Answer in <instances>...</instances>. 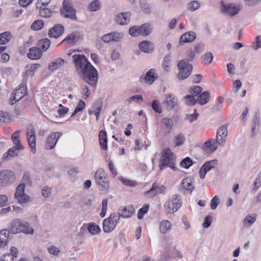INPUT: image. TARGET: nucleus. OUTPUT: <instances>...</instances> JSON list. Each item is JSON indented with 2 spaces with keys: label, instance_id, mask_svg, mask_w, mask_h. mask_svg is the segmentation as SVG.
<instances>
[{
  "label": "nucleus",
  "instance_id": "f257e3e1",
  "mask_svg": "<svg viewBox=\"0 0 261 261\" xmlns=\"http://www.w3.org/2000/svg\"><path fill=\"white\" fill-rule=\"evenodd\" d=\"M75 68L81 77L90 86L95 88L98 82V72L84 55H74Z\"/></svg>",
  "mask_w": 261,
  "mask_h": 261
},
{
  "label": "nucleus",
  "instance_id": "f03ea898",
  "mask_svg": "<svg viewBox=\"0 0 261 261\" xmlns=\"http://www.w3.org/2000/svg\"><path fill=\"white\" fill-rule=\"evenodd\" d=\"M175 155L172 153L170 149L166 148L163 151L161 158V170H164L166 167H169L171 169L175 170L176 168L175 165Z\"/></svg>",
  "mask_w": 261,
  "mask_h": 261
},
{
  "label": "nucleus",
  "instance_id": "7ed1b4c3",
  "mask_svg": "<svg viewBox=\"0 0 261 261\" xmlns=\"http://www.w3.org/2000/svg\"><path fill=\"white\" fill-rule=\"evenodd\" d=\"M119 220V216L118 214L113 213L110 216L105 219L103 221L102 229L105 232L109 233L115 228L117 222Z\"/></svg>",
  "mask_w": 261,
  "mask_h": 261
},
{
  "label": "nucleus",
  "instance_id": "20e7f679",
  "mask_svg": "<svg viewBox=\"0 0 261 261\" xmlns=\"http://www.w3.org/2000/svg\"><path fill=\"white\" fill-rule=\"evenodd\" d=\"M94 178L96 183L104 190H108L110 188V182L105 171L102 169H98L95 172Z\"/></svg>",
  "mask_w": 261,
  "mask_h": 261
},
{
  "label": "nucleus",
  "instance_id": "39448f33",
  "mask_svg": "<svg viewBox=\"0 0 261 261\" xmlns=\"http://www.w3.org/2000/svg\"><path fill=\"white\" fill-rule=\"evenodd\" d=\"M179 69L178 78L180 80L187 79L191 73L193 67L191 64L188 63L186 60H181L177 63Z\"/></svg>",
  "mask_w": 261,
  "mask_h": 261
},
{
  "label": "nucleus",
  "instance_id": "423d86ee",
  "mask_svg": "<svg viewBox=\"0 0 261 261\" xmlns=\"http://www.w3.org/2000/svg\"><path fill=\"white\" fill-rule=\"evenodd\" d=\"M25 188V186L24 184H19L17 187L14 194L15 199L21 205L28 203L30 200V196L24 193Z\"/></svg>",
  "mask_w": 261,
  "mask_h": 261
},
{
  "label": "nucleus",
  "instance_id": "0eeeda50",
  "mask_svg": "<svg viewBox=\"0 0 261 261\" xmlns=\"http://www.w3.org/2000/svg\"><path fill=\"white\" fill-rule=\"evenodd\" d=\"M228 136V126L223 125L219 126L217 129L215 141L220 147L225 146Z\"/></svg>",
  "mask_w": 261,
  "mask_h": 261
},
{
  "label": "nucleus",
  "instance_id": "6e6552de",
  "mask_svg": "<svg viewBox=\"0 0 261 261\" xmlns=\"http://www.w3.org/2000/svg\"><path fill=\"white\" fill-rule=\"evenodd\" d=\"M221 11L223 13L230 16L237 15L241 10L240 5L234 3H221Z\"/></svg>",
  "mask_w": 261,
  "mask_h": 261
},
{
  "label": "nucleus",
  "instance_id": "1a4fd4ad",
  "mask_svg": "<svg viewBox=\"0 0 261 261\" xmlns=\"http://www.w3.org/2000/svg\"><path fill=\"white\" fill-rule=\"evenodd\" d=\"M61 14L64 17L69 18L72 20L76 19L75 10L73 8V5L72 2L69 1H63Z\"/></svg>",
  "mask_w": 261,
  "mask_h": 261
},
{
  "label": "nucleus",
  "instance_id": "9d476101",
  "mask_svg": "<svg viewBox=\"0 0 261 261\" xmlns=\"http://www.w3.org/2000/svg\"><path fill=\"white\" fill-rule=\"evenodd\" d=\"M167 210L169 214L176 212L181 205V198L179 195H173L167 202Z\"/></svg>",
  "mask_w": 261,
  "mask_h": 261
},
{
  "label": "nucleus",
  "instance_id": "9b49d317",
  "mask_svg": "<svg viewBox=\"0 0 261 261\" xmlns=\"http://www.w3.org/2000/svg\"><path fill=\"white\" fill-rule=\"evenodd\" d=\"M27 137L31 152L35 154L36 152V137L34 127L31 124L27 128Z\"/></svg>",
  "mask_w": 261,
  "mask_h": 261
},
{
  "label": "nucleus",
  "instance_id": "f8f14e48",
  "mask_svg": "<svg viewBox=\"0 0 261 261\" xmlns=\"http://www.w3.org/2000/svg\"><path fill=\"white\" fill-rule=\"evenodd\" d=\"M27 94V86L25 84H22L19 85L10 97V103L13 105L17 101L22 99Z\"/></svg>",
  "mask_w": 261,
  "mask_h": 261
},
{
  "label": "nucleus",
  "instance_id": "ddd939ff",
  "mask_svg": "<svg viewBox=\"0 0 261 261\" xmlns=\"http://www.w3.org/2000/svg\"><path fill=\"white\" fill-rule=\"evenodd\" d=\"M15 179V174L12 171L3 170L0 171V182L3 186L12 184Z\"/></svg>",
  "mask_w": 261,
  "mask_h": 261
},
{
  "label": "nucleus",
  "instance_id": "4468645a",
  "mask_svg": "<svg viewBox=\"0 0 261 261\" xmlns=\"http://www.w3.org/2000/svg\"><path fill=\"white\" fill-rule=\"evenodd\" d=\"M166 190V188L164 186L153 183L151 188L145 192V195L148 198L153 197L158 194L165 193Z\"/></svg>",
  "mask_w": 261,
  "mask_h": 261
},
{
  "label": "nucleus",
  "instance_id": "2eb2a0df",
  "mask_svg": "<svg viewBox=\"0 0 261 261\" xmlns=\"http://www.w3.org/2000/svg\"><path fill=\"white\" fill-rule=\"evenodd\" d=\"M217 160H212L205 162L201 167L199 170V175L201 179L204 178L206 174L211 170L215 168L217 165Z\"/></svg>",
  "mask_w": 261,
  "mask_h": 261
},
{
  "label": "nucleus",
  "instance_id": "dca6fc26",
  "mask_svg": "<svg viewBox=\"0 0 261 261\" xmlns=\"http://www.w3.org/2000/svg\"><path fill=\"white\" fill-rule=\"evenodd\" d=\"M63 134L61 132H56L51 133L47 137L45 143V148L47 149H51L54 148L57 142L60 137L62 136Z\"/></svg>",
  "mask_w": 261,
  "mask_h": 261
},
{
  "label": "nucleus",
  "instance_id": "f3484780",
  "mask_svg": "<svg viewBox=\"0 0 261 261\" xmlns=\"http://www.w3.org/2000/svg\"><path fill=\"white\" fill-rule=\"evenodd\" d=\"M66 61L61 58L55 59L49 63L48 66V69L50 72H54L61 69L65 64Z\"/></svg>",
  "mask_w": 261,
  "mask_h": 261
},
{
  "label": "nucleus",
  "instance_id": "a211bd4d",
  "mask_svg": "<svg viewBox=\"0 0 261 261\" xmlns=\"http://www.w3.org/2000/svg\"><path fill=\"white\" fill-rule=\"evenodd\" d=\"M115 21L118 24L123 25L127 24L130 20V14L129 12L118 13L115 16Z\"/></svg>",
  "mask_w": 261,
  "mask_h": 261
},
{
  "label": "nucleus",
  "instance_id": "6ab92c4d",
  "mask_svg": "<svg viewBox=\"0 0 261 261\" xmlns=\"http://www.w3.org/2000/svg\"><path fill=\"white\" fill-rule=\"evenodd\" d=\"M181 187L187 193H191L195 189L194 179L191 177L183 179L181 183Z\"/></svg>",
  "mask_w": 261,
  "mask_h": 261
},
{
  "label": "nucleus",
  "instance_id": "aec40b11",
  "mask_svg": "<svg viewBox=\"0 0 261 261\" xmlns=\"http://www.w3.org/2000/svg\"><path fill=\"white\" fill-rule=\"evenodd\" d=\"M218 146L219 145L215 140L210 139L204 143L202 149L205 152L211 153L216 150Z\"/></svg>",
  "mask_w": 261,
  "mask_h": 261
},
{
  "label": "nucleus",
  "instance_id": "412c9836",
  "mask_svg": "<svg viewBox=\"0 0 261 261\" xmlns=\"http://www.w3.org/2000/svg\"><path fill=\"white\" fill-rule=\"evenodd\" d=\"M177 98L175 95L168 93L165 95V99L163 103L168 109H172L177 105Z\"/></svg>",
  "mask_w": 261,
  "mask_h": 261
},
{
  "label": "nucleus",
  "instance_id": "4be33fe9",
  "mask_svg": "<svg viewBox=\"0 0 261 261\" xmlns=\"http://www.w3.org/2000/svg\"><path fill=\"white\" fill-rule=\"evenodd\" d=\"M21 221H22L20 219L18 218L12 220L8 229L9 232L12 234L19 233Z\"/></svg>",
  "mask_w": 261,
  "mask_h": 261
},
{
  "label": "nucleus",
  "instance_id": "5701e85b",
  "mask_svg": "<svg viewBox=\"0 0 261 261\" xmlns=\"http://www.w3.org/2000/svg\"><path fill=\"white\" fill-rule=\"evenodd\" d=\"M64 27L60 24H56L48 32V35L50 37L57 38L64 32Z\"/></svg>",
  "mask_w": 261,
  "mask_h": 261
},
{
  "label": "nucleus",
  "instance_id": "b1692460",
  "mask_svg": "<svg viewBox=\"0 0 261 261\" xmlns=\"http://www.w3.org/2000/svg\"><path fill=\"white\" fill-rule=\"evenodd\" d=\"M196 38V34L192 31H189L182 34L179 39L180 45H183L184 43L191 42L193 41Z\"/></svg>",
  "mask_w": 261,
  "mask_h": 261
},
{
  "label": "nucleus",
  "instance_id": "393cba45",
  "mask_svg": "<svg viewBox=\"0 0 261 261\" xmlns=\"http://www.w3.org/2000/svg\"><path fill=\"white\" fill-rule=\"evenodd\" d=\"M157 75L154 69H150L145 74L144 77H140V81L144 80L145 83L148 85H151L156 79Z\"/></svg>",
  "mask_w": 261,
  "mask_h": 261
},
{
  "label": "nucleus",
  "instance_id": "a878e982",
  "mask_svg": "<svg viewBox=\"0 0 261 261\" xmlns=\"http://www.w3.org/2000/svg\"><path fill=\"white\" fill-rule=\"evenodd\" d=\"M41 67V65L38 63L29 64L26 66L24 73V79H28L29 77H33L37 69Z\"/></svg>",
  "mask_w": 261,
  "mask_h": 261
},
{
  "label": "nucleus",
  "instance_id": "bb28decb",
  "mask_svg": "<svg viewBox=\"0 0 261 261\" xmlns=\"http://www.w3.org/2000/svg\"><path fill=\"white\" fill-rule=\"evenodd\" d=\"M172 225L168 220H163L159 224V230L161 233L165 234L171 230Z\"/></svg>",
  "mask_w": 261,
  "mask_h": 261
},
{
  "label": "nucleus",
  "instance_id": "cd10ccee",
  "mask_svg": "<svg viewBox=\"0 0 261 261\" xmlns=\"http://www.w3.org/2000/svg\"><path fill=\"white\" fill-rule=\"evenodd\" d=\"M140 49L146 53H151L154 50V44L149 41L144 40L139 44Z\"/></svg>",
  "mask_w": 261,
  "mask_h": 261
},
{
  "label": "nucleus",
  "instance_id": "c85d7f7f",
  "mask_svg": "<svg viewBox=\"0 0 261 261\" xmlns=\"http://www.w3.org/2000/svg\"><path fill=\"white\" fill-rule=\"evenodd\" d=\"M9 236L8 229H3L0 230V248H4L7 245Z\"/></svg>",
  "mask_w": 261,
  "mask_h": 261
},
{
  "label": "nucleus",
  "instance_id": "c756f323",
  "mask_svg": "<svg viewBox=\"0 0 261 261\" xmlns=\"http://www.w3.org/2000/svg\"><path fill=\"white\" fill-rule=\"evenodd\" d=\"M135 212V209L132 205H128L122 207L120 212L118 214L119 218L122 217L124 218H127L132 216Z\"/></svg>",
  "mask_w": 261,
  "mask_h": 261
},
{
  "label": "nucleus",
  "instance_id": "7c9ffc66",
  "mask_svg": "<svg viewBox=\"0 0 261 261\" xmlns=\"http://www.w3.org/2000/svg\"><path fill=\"white\" fill-rule=\"evenodd\" d=\"M99 142L101 148L103 150L108 149V139L107 133L104 130H101L99 133Z\"/></svg>",
  "mask_w": 261,
  "mask_h": 261
},
{
  "label": "nucleus",
  "instance_id": "2f4dec72",
  "mask_svg": "<svg viewBox=\"0 0 261 261\" xmlns=\"http://www.w3.org/2000/svg\"><path fill=\"white\" fill-rule=\"evenodd\" d=\"M28 54V57L31 60H38L41 58L42 53L38 47H31Z\"/></svg>",
  "mask_w": 261,
  "mask_h": 261
},
{
  "label": "nucleus",
  "instance_id": "473e14b6",
  "mask_svg": "<svg viewBox=\"0 0 261 261\" xmlns=\"http://www.w3.org/2000/svg\"><path fill=\"white\" fill-rule=\"evenodd\" d=\"M20 233L33 235L34 233V230L30 223L27 222L22 221L20 227Z\"/></svg>",
  "mask_w": 261,
  "mask_h": 261
},
{
  "label": "nucleus",
  "instance_id": "72a5a7b5",
  "mask_svg": "<svg viewBox=\"0 0 261 261\" xmlns=\"http://www.w3.org/2000/svg\"><path fill=\"white\" fill-rule=\"evenodd\" d=\"M256 218L257 216L255 214L247 215L243 221V226L246 228L251 227L255 222Z\"/></svg>",
  "mask_w": 261,
  "mask_h": 261
},
{
  "label": "nucleus",
  "instance_id": "f704fd0d",
  "mask_svg": "<svg viewBox=\"0 0 261 261\" xmlns=\"http://www.w3.org/2000/svg\"><path fill=\"white\" fill-rule=\"evenodd\" d=\"M24 148H19L17 146L14 145L12 148L8 150L7 153L4 156V158L9 160L11 158H14L18 155V152L20 150H23Z\"/></svg>",
  "mask_w": 261,
  "mask_h": 261
},
{
  "label": "nucleus",
  "instance_id": "c9c22d12",
  "mask_svg": "<svg viewBox=\"0 0 261 261\" xmlns=\"http://www.w3.org/2000/svg\"><path fill=\"white\" fill-rule=\"evenodd\" d=\"M79 38L77 33H73L68 34L65 38L63 40V43H67L69 45H73L77 42Z\"/></svg>",
  "mask_w": 261,
  "mask_h": 261
},
{
  "label": "nucleus",
  "instance_id": "e433bc0d",
  "mask_svg": "<svg viewBox=\"0 0 261 261\" xmlns=\"http://www.w3.org/2000/svg\"><path fill=\"white\" fill-rule=\"evenodd\" d=\"M161 124L163 129H165L168 134L171 132L173 125L171 119L168 117L164 118L162 120Z\"/></svg>",
  "mask_w": 261,
  "mask_h": 261
},
{
  "label": "nucleus",
  "instance_id": "4c0bfd02",
  "mask_svg": "<svg viewBox=\"0 0 261 261\" xmlns=\"http://www.w3.org/2000/svg\"><path fill=\"white\" fill-rule=\"evenodd\" d=\"M210 94L207 91L201 93L197 98V102L201 105L207 103L210 100Z\"/></svg>",
  "mask_w": 261,
  "mask_h": 261
},
{
  "label": "nucleus",
  "instance_id": "58836bf2",
  "mask_svg": "<svg viewBox=\"0 0 261 261\" xmlns=\"http://www.w3.org/2000/svg\"><path fill=\"white\" fill-rule=\"evenodd\" d=\"M20 130H17L12 135V140L15 146H17L19 148H24L20 140Z\"/></svg>",
  "mask_w": 261,
  "mask_h": 261
},
{
  "label": "nucleus",
  "instance_id": "ea45409f",
  "mask_svg": "<svg viewBox=\"0 0 261 261\" xmlns=\"http://www.w3.org/2000/svg\"><path fill=\"white\" fill-rule=\"evenodd\" d=\"M144 100L143 96L141 94L132 96L127 99L126 101L129 105L140 103Z\"/></svg>",
  "mask_w": 261,
  "mask_h": 261
},
{
  "label": "nucleus",
  "instance_id": "a19ab883",
  "mask_svg": "<svg viewBox=\"0 0 261 261\" xmlns=\"http://www.w3.org/2000/svg\"><path fill=\"white\" fill-rule=\"evenodd\" d=\"M142 36H148L152 31L153 28L151 24L148 23H145L140 25Z\"/></svg>",
  "mask_w": 261,
  "mask_h": 261
},
{
  "label": "nucleus",
  "instance_id": "79ce46f5",
  "mask_svg": "<svg viewBox=\"0 0 261 261\" xmlns=\"http://www.w3.org/2000/svg\"><path fill=\"white\" fill-rule=\"evenodd\" d=\"M87 229L89 232L92 235L98 234L101 231L100 227L94 223L89 224Z\"/></svg>",
  "mask_w": 261,
  "mask_h": 261
},
{
  "label": "nucleus",
  "instance_id": "37998d69",
  "mask_svg": "<svg viewBox=\"0 0 261 261\" xmlns=\"http://www.w3.org/2000/svg\"><path fill=\"white\" fill-rule=\"evenodd\" d=\"M11 33L10 32H5L0 34V44H6L11 40Z\"/></svg>",
  "mask_w": 261,
  "mask_h": 261
},
{
  "label": "nucleus",
  "instance_id": "c03bdc74",
  "mask_svg": "<svg viewBox=\"0 0 261 261\" xmlns=\"http://www.w3.org/2000/svg\"><path fill=\"white\" fill-rule=\"evenodd\" d=\"M119 179L125 186L129 187H135L138 185V182L136 180H130L128 178L120 176Z\"/></svg>",
  "mask_w": 261,
  "mask_h": 261
},
{
  "label": "nucleus",
  "instance_id": "a18cd8bd",
  "mask_svg": "<svg viewBox=\"0 0 261 261\" xmlns=\"http://www.w3.org/2000/svg\"><path fill=\"white\" fill-rule=\"evenodd\" d=\"M129 34L133 37L142 36L140 26L134 25L129 29Z\"/></svg>",
  "mask_w": 261,
  "mask_h": 261
},
{
  "label": "nucleus",
  "instance_id": "49530a36",
  "mask_svg": "<svg viewBox=\"0 0 261 261\" xmlns=\"http://www.w3.org/2000/svg\"><path fill=\"white\" fill-rule=\"evenodd\" d=\"M38 45L43 51H45L50 46V41L48 39L44 38L39 41Z\"/></svg>",
  "mask_w": 261,
  "mask_h": 261
},
{
  "label": "nucleus",
  "instance_id": "de8ad7c7",
  "mask_svg": "<svg viewBox=\"0 0 261 261\" xmlns=\"http://www.w3.org/2000/svg\"><path fill=\"white\" fill-rule=\"evenodd\" d=\"M186 140L185 136L181 134H178L175 136L174 143L176 146L182 145Z\"/></svg>",
  "mask_w": 261,
  "mask_h": 261
},
{
  "label": "nucleus",
  "instance_id": "09e8293b",
  "mask_svg": "<svg viewBox=\"0 0 261 261\" xmlns=\"http://www.w3.org/2000/svg\"><path fill=\"white\" fill-rule=\"evenodd\" d=\"M112 41L120 42L123 38L124 34L122 32H112L111 33Z\"/></svg>",
  "mask_w": 261,
  "mask_h": 261
},
{
  "label": "nucleus",
  "instance_id": "8fccbe9b",
  "mask_svg": "<svg viewBox=\"0 0 261 261\" xmlns=\"http://www.w3.org/2000/svg\"><path fill=\"white\" fill-rule=\"evenodd\" d=\"M39 10V15L42 17H50L52 15V12L48 8H38Z\"/></svg>",
  "mask_w": 261,
  "mask_h": 261
},
{
  "label": "nucleus",
  "instance_id": "3c124183",
  "mask_svg": "<svg viewBox=\"0 0 261 261\" xmlns=\"http://www.w3.org/2000/svg\"><path fill=\"white\" fill-rule=\"evenodd\" d=\"M251 48L254 50H257L261 48V36L258 35L256 37L254 41L251 45Z\"/></svg>",
  "mask_w": 261,
  "mask_h": 261
},
{
  "label": "nucleus",
  "instance_id": "603ef678",
  "mask_svg": "<svg viewBox=\"0 0 261 261\" xmlns=\"http://www.w3.org/2000/svg\"><path fill=\"white\" fill-rule=\"evenodd\" d=\"M100 4L98 0L92 1L89 6V10L92 12L98 10L100 8Z\"/></svg>",
  "mask_w": 261,
  "mask_h": 261
},
{
  "label": "nucleus",
  "instance_id": "864d4df0",
  "mask_svg": "<svg viewBox=\"0 0 261 261\" xmlns=\"http://www.w3.org/2000/svg\"><path fill=\"white\" fill-rule=\"evenodd\" d=\"M44 26V22L41 19L35 20L31 25V29L33 30L38 31L41 29Z\"/></svg>",
  "mask_w": 261,
  "mask_h": 261
},
{
  "label": "nucleus",
  "instance_id": "5fc2aeb1",
  "mask_svg": "<svg viewBox=\"0 0 261 261\" xmlns=\"http://www.w3.org/2000/svg\"><path fill=\"white\" fill-rule=\"evenodd\" d=\"M151 107L155 112L158 113H161L163 111L160 102L157 99L154 100L152 101Z\"/></svg>",
  "mask_w": 261,
  "mask_h": 261
},
{
  "label": "nucleus",
  "instance_id": "6e6d98bb",
  "mask_svg": "<svg viewBox=\"0 0 261 261\" xmlns=\"http://www.w3.org/2000/svg\"><path fill=\"white\" fill-rule=\"evenodd\" d=\"M213 59V56L212 53L208 52L204 54L202 57V62L204 64H210Z\"/></svg>",
  "mask_w": 261,
  "mask_h": 261
},
{
  "label": "nucleus",
  "instance_id": "4d7b16f0",
  "mask_svg": "<svg viewBox=\"0 0 261 261\" xmlns=\"http://www.w3.org/2000/svg\"><path fill=\"white\" fill-rule=\"evenodd\" d=\"M182 223L183 224V228L185 231L188 232L191 228V225L190 222L188 220V218L186 215H183L181 218Z\"/></svg>",
  "mask_w": 261,
  "mask_h": 261
},
{
  "label": "nucleus",
  "instance_id": "13d9d810",
  "mask_svg": "<svg viewBox=\"0 0 261 261\" xmlns=\"http://www.w3.org/2000/svg\"><path fill=\"white\" fill-rule=\"evenodd\" d=\"M149 205L148 204H144L142 208H141L138 213V218L139 219L143 218L144 215L148 211Z\"/></svg>",
  "mask_w": 261,
  "mask_h": 261
},
{
  "label": "nucleus",
  "instance_id": "bf43d9fd",
  "mask_svg": "<svg viewBox=\"0 0 261 261\" xmlns=\"http://www.w3.org/2000/svg\"><path fill=\"white\" fill-rule=\"evenodd\" d=\"M108 199L107 198H105L102 200L101 211L99 214L100 217L101 218H104L106 216L108 209Z\"/></svg>",
  "mask_w": 261,
  "mask_h": 261
},
{
  "label": "nucleus",
  "instance_id": "052dcab7",
  "mask_svg": "<svg viewBox=\"0 0 261 261\" xmlns=\"http://www.w3.org/2000/svg\"><path fill=\"white\" fill-rule=\"evenodd\" d=\"M41 193L44 198H48L51 195V188L47 186H43L41 189Z\"/></svg>",
  "mask_w": 261,
  "mask_h": 261
},
{
  "label": "nucleus",
  "instance_id": "680f3d73",
  "mask_svg": "<svg viewBox=\"0 0 261 261\" xmlns=\"http://www.w3.org/2000/svg\"><path fill=\"white\" fill-rule=\"evenodd\" d=\"M185 102L186 104L188 105H194L197 102V98L195 97L192 95H188L185 97Z\"/></svg>",
  "mask_w": 261,
  "mask_h": 261
},
{
  "label": "nucleus",
  "instance_id": "e2e57ef3",
  "mask_svg": "<svg viewBox=\"0 0 261 261\" xmlns=\"http://www.w3.org/2000/svg\"><path fill=\"white\" fill-rule=\"evenodd\" d=\"M220 203V200L217 195L215 196L211 200L210 206L213 210L216 209Z\"/></svg>",
  "mask_w": 261,
  "mask_h": 261
},
{
  "label": "nucleus",
  "instance_id": "0e129e2a",
  "mask_svg": "<svg viewBox=\"0 0 261 261\" xmlns=\"http://www.w3.org/2000/svg\"><path fill=\"white\" fill-rule=\"evenodd\" d=\"M200 7V4L196 1H193L191 2L188 6V9L192 11H195L198 9Z\"/></svg>",
  "mask_w": 261,
  "mask_h": 261
},
{
  "label": "nucleus",
  "instance_id": "69168bd1",
  "mask_svg": "<svg viewBox=\"0 0 261 261\" xmlns=\"http://www.w3.org/2000/svg\"><path fill=\"white\" fill-rule=\"evenodd\" d=\"M193 162L191 159L187 157L182 160L180 163V166L186 169H188L192 165Z\"/></svg>",
  "mask_w": 261,
  "mask_h": 261
},
{
  "label": "nucleus",
  "instance_id": "338daca9",
  "mask_svg": "<svg viewBox=\"0 0 261 261\" xmlns=\"http://www.w3.org/2000/svg\"><path fill=\"white\" fill-rule=\"evenodd\" d=\"M170 55H166L163 61L162 66L164 69L166 71H169V64L170 62Z\"/></svg>",
  "mask_w": 261,
  "mask_h": 261
},
{
  "label": "nucleus",
  "instance_id": "774afa93",
  "mask_svg": "<svg viewBox=\"0 0 261 261\" xmlns=\"http://www.w3.org/2000/svg\"><path fill=\"white\" fill-rule=\"evenodd\" d=\"M10 120L9 114L7 112L0 111V122H8Z\"/></svg>",
  "mask_w": 261,
  "mask_h": 261
}]
</instances>
